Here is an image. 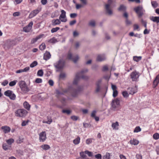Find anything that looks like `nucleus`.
<instances>
[{
  "label": "nucleus",
  "instance_id": "obj_25",
  "mask_svg": "<svg viewBox=\"0 0 159 159\" xmlns=\"http://www.w3.org/2000/svg\"><path fill=\"white\" fill-rule=\"evenodd\" d=\"M159 82V75H157L153 81V85L156 87L158 84Z\"/></svg>",
  "mask_w": 159,
  "mask_h": 159
},
{
  "label": "nucleus",
  "instance_id": "obj_12",
  "mask_svg": "<svg viewBox=\"0 0 159 159\" xmlns=\"http://www.w3.org/2000/svg\"><path fill=\"white\" fill-rule=\"evenodd\" d=\"M120 106V100L117 98H116L112 101L111 103V107L114 109Z\"/></svg>",
  "mask_w": 159,
  "mask_h": 159
},
{
  "label": "nucleus",
  "instance_id": "obj_30",
  "mask_svg": "<svg viewBox=\"0 0 159 159\" xmlns=\"http://www.w3.org/2000/svg\"><path fill=\"white\" fill-rule=\"evenodd\" d=\"M12 92V91L8 90L5 92L4 94L5 96L9 97Z\"/></svg>",
  "mask_w": 159,
  "mask_h": 159
},
{
  "label": "nucleus",
  "instance_id": "obj_39",
  "mask_svg": "<svg viewBox=\"0 0 159 159\" xmlns=\"http://www.w3.org/2000/svg\"><path fill=\"white\" fill-rule=\"evenodd\" d=\"M89 25L92 26L94 27L95 25V22L94 20H91L90 21L89 23Z\"/></svg>",
  "mask_w": 159,
  "mask_h": 159
},
{
  "label": "nucleus",
  "instance_id": "obj_11",
  "mask_svg": "<svg viewBox=\"0 0 159 159\" xmlns=\"http://www.w3.org/2000/svg\"><path fill=\"white\" fill-rule=\"evenodd\" d=\"M47 139L46 134L45 131H42L39 134V139L40 142H44Z\"/></svg>",
  "mask_w": 159,
  "mask_h": 159
},
{
  "label": "nucleus",
  "instance_id": "obj_45",
  "mask_svg": "<svg viewBox=\"0 0 159 159\" xmlns=\"http://www.w3.org/2000/svg\"><path fill=\"white\" fill-rule=\"evenodd\" d=\"M38 64V62L37 61H34L30 65V66L31 68H33L36 66Z\"/></svg>",
  "mask_w": 159,
  "mask_h": 159
},
{
  "label": "nucleus",
  "instance_id": "obj_31",
  "mask_svg": "<svg viewBox=\"0 0 159 159\" xmlns=\"http://www.w3.org/2000/svg\"><path fill=\"white\" fill-rule=\"evenodd\" d=\"M110 154L108 152H107L102 157V159H110Z\"/></svg>",
  "mask_w": 159,
  "mask_h": 159
},
{
  "label": "nucleus",
  "instance_id": "obj_47",
  "mask_svg": "<svg viewBox=\"0 0 159 159\" xmlns=\"http://www.w3.org/2000/svg\"><path fill=\"white\" fill-rule=\"evenodd\" d=\"M151 4L152 6L154 8L157 7L158 6V3L156 1H152Z\"/></svg>",
  "mask_w": 159,
  "mask_h": 159
},
{
  "label": "nucleus",
  "instance_id": "obj_60",
  "mask_svg": "<svg viewBox=\"0 0 159 159\" xmlns=\"http://www.w3.org/2000/svg\"><path fill=\"white\" fill-rule=\"evenodd\" d=\"M118 94V91L117 90H115L113 92V96L114 97H116Z\"/></svg>",
  "mask_w": 159,
  "mask_h": 159
},
{
  "label": "nucleus",
  "instance_id": "obj_29",
  "mask_svg": "<svg viewBox=\"0 0 159 159\" xmlns=\"http://www.w3.org/2000/svg\"><path fill=\"white\" fill-rule=\"evenodd\" d=\"M80 141V138L79 136H78L76 138L73 140V143L75 145H77L79 143Z\"/></svg>",
  "mask_w": 159,
  "mask_h": 159
},
{
  "label": "nucleus",
  "instance_id": "obj_44",
  "mask_svg": "<svg viewBox=\"0 0 159 159\" xmlns=\"http://www.w3.org/2000/svg\"><path fill=\"white\" fill-rule=\"evenodd\" d=\"M17 82V81L16 80H14L13 81H11L9 83V85L10 86H13L15 85Z\"/></svg>",
  "mask_w": 159,
  "mask_h": 159
},
{
  "label": "nucleus",
  "instance_id": "obj_41",
  "mask_svg": "<svg viewBox=\"0 0 159 159\" xmlns=\"http://www.w3.org/2000/svg\"><path fill=\"white\" fill-rule=\"evenodd\" d=\"M57 42V40L54 37L50 39L48 41V42L50 43H54Z\"/></svg>",
  "mask_w": 159,
  "mask_h": 159
},
{
  "label": "nucleus",
  "instance_id": "obj_1",
  "mask_svg": "<svg viewBox=\"0 0 159 159\" xmlns=\"http://www.w3.org/2000/svg\"><path fill=\"white\" fill-rule=\"evenodd\" d=\"M88 71V69L85 68L82 70L80 72L77 73L76 74L75 77L73 81V84L77 85L78 82L80 78L84 80H88L89 78L88 76L86 75H84L83 74L84 73L87 72Z\"/></svg>",
  "mask_w": 159,
  "mask_h": 159
},
{
  "label": "nucleus",
  "instance_id": "obj_5",
  "mask_svg": "<svg viewBox=\"0 0 159 159\" xmlns=\"http://www.w3.org/2000/svg\"><path fill=\"white\" fill-rule=\"evenodd\" d=\"M27 113V111L24 109H19L15 112V116L19 117H23L25 116Z\"/></svg>",
  "mask_w": 159,
  "mask_h": 159
},
{
  "label": "nucleus",
  "instance_id": "obj_37",
  "mask_svg": "<svg viewBox=\"0 0 159 159\" xmlns=\"http://www.w3.org/2000/svg\"><path fill=\"white\" fill-rule=\"evenodd\" d=\"M141 129L140 127L139 126H138L135 128L134 130V133H138L141 131Z\"/></svg>",
  "mask_w": 159,
  "mask_h": 159
},
{
  "label": "nucleus",
  "instance_id": "obj_7",
  "mask_svg": "<svg viewBox=\"0 0 159 159\" xmlns=\"http://www.w3.org/2000/svg\"><path fill=\"white\" fill-rule=\"evenodd\" d=\"M140 76L139 73L136 71L132 72L130 74V77L133 81H137Z\"/></svg>",
  "mask_w": 159,
  "mask_h": 159
},
{
  "label": "nucleus",
  "instance_id": "obj_17",
  "mask_svg": "<svg viewBox=\"0 0 159 159\" xmlns=\"http://www.w3.org/2000/svg\"><path fill=\"white\" fill-rule=\"evenodd\" d=\"M61 20L59 19H53L51 21V24L53 26L60 25L61 23Z\"/></svg>",
  "mask_w": 159,
  "mask_h": 159
},
{
  "label": "nucleus",
  "instance_id": "obj_62",
  "mask_svg": "<svg viewBox=\"0 0 159 159\" xmlns=\"http://www.w3.org/2000/svg\"><path fill=\"white\" fill-rule=\"evenodd\" d=\"M20 14L19 12H16L13 13V15L14 16H18L20 15Z\"/></svg>",
  "mask_w": 159,
  "mask_h": 159
},
{
  "label": "nucleus",
  "instance_id": "obj_20",
  "mask_svg": "<svg viewBox=\"0 0 159 159\" xmlns=\"http://www.w3.org/2000/svg\"><path fill=\"white\" fill-rule=\"evenodd\" d=\"M1 128L5 134L9 132L11 130L10 128L7 126H2L1 127Z\"/></svg>",
  "mask_w": 159,
  "mask_h": 159
},
{
  "label": "nucleus",
  "instance_id": "obj_40",
  "mask_svg": "<svg viewBox=\"0 0 159 159\" xmlns=\"http://www.w3.org/2000/svg\"><path fill=\"white\" fill-rule=\"evenodd\" d=\"M46 48L45 44L44 43H42L39 46V48L40 50H43L44 49Z\"/></svg>",
  "mask_w": 159,
  "mask_h": 159
},
{
  "label": "nucleus",
  "instance_id": "obj_16",
  "mask_svg": "<svg viewBox=\"0 0 159 159\" xmlns=\"http://www.w3.org/2000/svg\"><path fill=\"white\" fill-rule=\"evenodd\" d=\"M101 80H99L96 82V86L95 92L96 93H98L101 89L100 84L101 83Z\"/></svg>",
  "mask_w": 159,
  "mask_h": 159
},
{
  "label": "nucleus",
  "instance_id": "obj_6",
  "mask_svg": "<svg viewBox=\"0 0 159 159\" xmlns=\"http://www.w3.org/2000/svg\"><path fill=\"white\" fill-rule=\"evenodd\" d=\"M134 10L138 15L139 17H141L145 11L143 7L140 6H138L134 8Z\"/></svg>",
  "mask_w": 159,
  "mask_h": 159
},
{
  "label": "nucleus",
  "instance_id": "obj_2",
  "mask_svg": "<svg viewBox=\"0 0 159 159\" xmlns=\"http://www.w3.org/2000/svg\"><path fill=\"white\" fill-rule=\"evenodd\" d=\"M81 90V88L78 87L77 89H75L71 86L67 89L64 90L63 92L64 93H70L72 97H76Z\"/></svg>",
  "mask_w": 159,
  "mask_h": 159
},
{
  "label": "nucleus",
  "instance_id": "obj_8",
  "mask_svg": "<svg viewBox=\"0 0 159 159\" xmlns=\"http://www.w3.org/2000/svg\"><path fill=\"white\" fill-rule=\"evenodd\" d=\"M112 0H108V3L106 4L105 6L106 12L109 15H111L112 14V11L110 8V7L112 3Z\"/></svg>",
  "mask_w": 159,
  "mask_h": 159
},
{
  "label": "nucleus",
  "instance_id": "obj_19",
  "mask_svg": "<svg viewBox=\"0 0 159 159\" xmlns=\"http://www.w3.org/2000/svg\"><path fill=\"white\" fill-rule=\"evenodd\" d=\"M106 59L105 56L104 54L98 55L97 58V61H102L105 60Z\"/></svg>",
  "mask_w": 159,
  "mask_h": 159
},
{
  "label": "nucleus",
  "instance_id": "obj_56",
  "mask_svg": "<svg viewBox=\"0 0 159 159\" xmlns=\"http://www.w3.org/2000/svg\"><path fill=\"white\" fill-rule=\"evenodd\" d=\"M62 112L63 113H66L68 115L70 114L71 113V111L70 110H63Z\"/></svg>",
  "mask_w": 159,
  "mask_h": 159
},
{
  "label": "nucleus",
  "instance_id": "obj_64",
  "mask_svg": "<svg viewBox=\"0 0 159 159\" xmlns=\"http://www.w3.org/2000/svg\"><path fill=\"white\" fill-rule=\"evenodd\" d=\"M48 83L51 86H52L54 84V82L52 80H50L48 81Z\"/></svg>",
  "mask_w": 159,
  "mask_h": 159
},
{
  "label": "nucleus",
  "instance_id": "obj_46",
  "mask_svg": "<svg viewBox=\"0 0 159 159\" xmlns=\"http://www.w3.org/2000/svg\"><path fill=\"white\" fill-rule=\"evenodd\" d=\"M122 94L124 98H127L129 96V94L126 91L123 92H122Z\"/></svg>",
  "mask_w": 159,
  "mask_h": 159
},
{
  "label": "nucleus",
  "instance_id": "obj_26",
  "mask_svg": "<svg viewBox=\"0 0 159 159\" xmlns=\"http://www.w3.org/2000/svg\"><path fill=\"white\" fill-rule=\"evenodd\" d=\"M130 143L132 145H136L139 143V142L137 140L135 139H133V140H131L130 141Z\"/></svg>",
  "mask_w": 159,
  "mask_h": 159
},
{
  "label": "nucleus",
  "instance_id": "obj_54",
  "mask_svg": "<svg viewBox=\"0 0 159 159\" xmlns=\"http://www.w3.org/2000/svg\"><path fill=\"white\" fill-rule=\"evenodd\" d=\"M141 23L143 24L144 27L146 28H147V22L144 20L143 19L141 20Z\"/></svg>",
  "mask_w": 159,
  "mask_h": 159
},
{
  "label": "nucleus",
  "instance_id": "obj_43",
  "mask_svg": "<svg viewBox=\"0 0 159 159\" xmlns=\"http://www.w3.org/2000/svg\"><path fill=\"white\" fill-rule=\"evenodd\" d=\"M11 41H8L5 45V48L7 49L10 48L11 46Z\"/></svg>",
  "mask_w": 159,
  "mask_h": 159
},
{
  "label": "nucleus",
  "instance_id": "obj_27",
  "mask_svg": "<svg viewBox=\"0 0 159 159\" xmlns=\"http://www.w3.org/2000/svg\"><path fill=\"white\" fill-rule=\"evenodd\" d=\"M23 106L28 111L30 110V106L27 102L26 101L24 102L23 103Z\"/></svg>",
  "mask_w": 159,
  "mask_h": 159
},
{
  "label": "nucleus",
  "instance_id": "obj_9",
  "mask_svg": "<svg viewBox=\"0 0 159 159\" xmlns=\"http://www.w3.org/2000/svg\"><path fill=\"white\" fill-rule=\"evenodd\" d=\"M67 58L69 60L73 61L75 63L79 59V57L78 55H76L75 56H72L71 53L70 52H69L68 53Z\"/></svg>",
  "mask_w": 159,
  "mask_h": 159
},
{
  "label": "nucleus",
  "instance_id": "obj_49",
  "mask_svg": "<svg viewBox=\"0 0 159 159\" xmlns=\"http://www.w3.org/2000/svg\"><path fill=\"white\" fill-rule=\"evenodd\" d=\"M85 153L88 155L89 157H91L93 156V152H89L88 150L84 151Z\"/></svg>",
  "mask_w": 159,
  "mask_h": 159
},
{
  "label": "nucleus",
  "instance_id": "obj_38",
  "mask_svg": "<svg viewBox=\"0 0 159 159\" xmlns=\"http://www.w3.org/2000/svg\"><path fill=\"white\" fill-rule=\"evenodd\" d=\"M60 29V28L59 27H56L55 28H52L51 29V31L52 33H53L57 32Z\"/></svg>",
  "mask_w": 159,
  "mask_h": 159
},
{
  "label": "nucleus",
  "instance_id": "obj_53",
  "mask_svg": "<svg viewBox=\"0 0 159 159\" xmlns=\"http://www.w3.org/2000/svg\"><path fill=\"white\" fill-rule=\"evenodd\" d=\"M42 80L41 78H37L35 80V82L37 83H42Z\"/></svg>",
  "mask_w": 159,
  "mask_h": 159
},
{
  "label": "nucleus",
  "instance_id": "obj_59",
  "mask_svg": "<svg viewBox=\"0 0 159 159\" xmlns=\"http://www.w3.org/2000/svg\"><path fill=\"white\" fill-rule=\"evenodd\" d=\"M66 76V74L65 73H61L59 75L60 78H64Z\"/></svg>",
  "mask_w": 159,
  "mask_h": 159
},
{
  "label": "nucleus",
  "instance_id": "obj_22",
  "mask_svg": "<svg viewBox=\"0 0 159 159\" xmlns=\"http://www.w3.org/2000/svg\"><path fill=\"white\" fill-rule=\"evenodd\" d=\"M51 57V55L50 53L46 51L44 54L43 59L46 60H47L49 59Z\"/></svg>",
  "mask_w": 159,
  "mask_h": 159
},
{
  "label": "nucleus",
  "instance_id": "obj_32",
  "mask_svg": "<svg viewBox=\"0 0 159 159\" xmlns=\"http://www.w3.org/2000/svg\"><path fill=\"white\" fill-rule=\"evenodd\" d=\"M10 146H9L6 143H4L2 145L3 149L5 151H6L8 149H10Z\"/></svg>",
  "mask_w": 159,
  "mask_h": 159
},
{
  "label": "nucleus",
  "instance_id": "obj_36",
  "mask_svg": "<svg viewBox=\"0 0 159 159\" xmlns=\"http://www.w3.org/2000/svg\"><path fill=\"white\" fill-rule=\"evenodd\" d=\"M142 57L141 56H134L133 57V60L134 61L138 62L141 60Z\"/></svg>",
  "mask_w": 159,
  "mask_h": 159
},
{
  "label": "nucleus",
  "instance_id": "obj_4",
  "mask_svg": "<svg viewBox=\"0 0 159 159\" xmlns=\"http://www.w3.org/2000/svg\"><path fill=\"white\" fill-rule=\"evenodd\" d=\"M19 85L23 93H26L29 91V89L24 81H20L19 83Z\"/></svg>",
  "mask_w": 159,
  "mask_h": 159
},
{
  "label": "nucleus",
  "instance_id": "obj_48",
  "mask_svg": "<svg viewBox=\"0 0 159 159\" xmlns=\"http://www.w3.org/2000/svg\"><path fill=\"white\" fill-rule=\"evenodd\" d=\"M153 139L157 140L159 139V134L157 133H155L153 136Z\"/></svg>",
  "mask_w": 159,
  "mask_h": 159
},
{
  "label": "nucleus",
  "instance_id": "obj_33",
  "mask_svg": "<svg viewBox=\"0 0 159 159\" xmlns=\"http://www.w3.org/2000/svg\"><path fill=\"white\" fill-rule=\"evenodd\" d=\"M14 139H13L11 138L6 140V142L9 145H11L14 142Z\"/></svg>",
  "mask_w": 159,
  "mask_h": 159
},
{
  "label": "nucleus",
  "instance_id": "obj_15",
  "mask_svg": "<svg viewBox=\"0 0 159 159\" xmlns=\"http://www.w3.org/2000/svg\"><path fill=\"white\" fill-rule=\"evenodd\" d=\"M40 11V10L39 9H36L32 11L30 14L29 17L30 18H32L36 16Z\"/></svg>",
  "mask_w": 159,
  "mask_h": 159
},
{
  "label": "nucleus",
  "instance_id": "obj_57",
  "mask_svg": "<svg viewBox=\"0 0 159 159\" xmlns=\"http://www.w3.org/2000/svg\"><path fill=\"white\" fill-rule=\"evenodd\" d=\"M71 119L74 121H76L77 120L78 118L77 116H71Z\"/></svg>",
  "mask_w": 159,
  "mask_h": 159
},
{
  "label": "nucleus",
  "instance_id": "obj_14",
  "mask_svg": "<svg viewBox=\"0 0 159 159\" xmlns=\"http://www.w3.org/2000/svg\"><path fill=\"white\" fill-rule=\"evenodd\" d=\"M127 90L129 94L131 95H133L137 91V88L136 87L128 88Z\"/></svg>",
  "mask_w": 159,
  "mask_h": 159
},
{
  "label": "nucleus",
  "instance_id": "obj_50",
  "mask_svg": "<svg viewBox=\"0 0 159 159\" xmlns=\"http://www.w3.org/2000/svg\"><path fill=\"white\" fill-rule=\"evenodd\" d=\"M16 95L12 92L9 98L11 100H14L16 98Z\"/></svg>",
  "mask_w": 159,
  "mask_h": 159
},
{
  "label": "nucleus",
  "instance_id": "obj_24",
  "mask_svg": "<svg viewBox=\"0 0 159 159\" xmlns=\"http://www.w3.org/2000/svg\"><path fill=\"white\" fill-rule=\"evenodd\" d=\"M119 123L116 121L115 123H113L111 125V127L113 129L118 130V129Z\"/></svg>",
  "mask_w": 159,
  "mask_h": 159
},
{
  "label": "nucleus",
  "instance_id": "obj_28",
  "mask_svg": "<svg viewBox=\"0 0 159 159\" xmlns=\"http://www.w3.org/2000/svg\"><path fill=\"white\" fill-rule=\"evenodd\" d=\"M40 147L43 150H47L49 149L50 148V146L48 144H43L40 146Z\"/></svg>",
  "mask_w": 159,
  "mask_h": 159
},
{
  "label": "nucleus",
  "instance_id": "obj_42",
  "mask_svg": "<svg viewBox=\"0 0 159 159\" xmlns=\"http://www.w3.org/2000/svg\"><path fill=\"white\" fill-rule=\"evenodd\" d=\"M43 72L42 70H39L37 73V75L38 76H43Z\"/></svg>",
  "mask_w": 159,
  "mask_h": 159
},
{
  "label": "nucleus",
  "instance_id": "obj_55",
  "mask_svg": "<svg viewBox=\"0 0 159 159\" xmlns=\"http://www.w3.org/2000/svg\"><path fill=\"white\" fill-rule=\"evenodd\" d=\"M77 14L75 13H71L70 14V16L71 18H74L77 16Z\"/></svg>",
  "mask_w": 159,
  "mask_h": 159
},
{
  "label": "nucleus",
  "instance_id": "obj_35",
  "mask_svg": "<svg viewBox=\"0 0 159 159\" xmlns=\"http://www.w3.org/2000/svg\"><path fill=\"white\" fill-rule=\"evenodd\" d=\"M85 154H86L84 152H80V157L84 159H86L87 156Z\"/></svg>",
  "mask_w": 159,
  "mask_h": 159
},
{
  "label": "nucleus",
  "instance_id": "obj_3",
  "mask_svg": "<svg viewBox=\"0 0 159 159\" xmlns=\"http://www.w3.org/2000/svg\"><path fill=\"white\" fill-rule=\"evenodd\" d=\"M65 65V62L62 59H59L58 61L53 64V66L56 69V71H60L64 68Z\"/></svg>",
  "mask_w": 159,
  "mask_h": 159
},
{
  "label": "nucleus",
  "instance_id": "obj_21",
  "mask_svg": "<svg viewBox=\"0 0 159 159\" xmlns=\"http://www.w3.org/2000/svg\"><path fill=\"white\" fill-rule=\"evenodd\" d=\"M149 19L151 20L157 24L159 23V16H152L150 17Z\"/></svg>",
  "mask_w": 159,
  "mask_h": 159
},
{
  "label": "nucleus",
  "instance_id": "obj_58",
  "mask_svg": "<svg viewBox=\"0 0 159 159\" xmlns=\"http://www.w3.org/2000/svg\"><path fill=\"white\" fill-rule=\"evenodd\" d=\"M56 94L57 95V97H58V96L60 95H63L64 93L62 92H60L59 90H56Z\"/></svg>",
  "mask_w": 159,
  "mask_h": 159
},
{
  "label": "nucleus",
  "instance_id": "obj_51",
  "mask_svg": "<svg viewBox=\"0 0 159 159\" xmlns=\"http://www.w3.org/2000/svg\"><path fill=\"white\" fill-rule=\"evenodd\" d=\"M94 157L96 159H102V155L99 153L95 155Z\"/></svg>",
  "mask_w": 159,
  "mask_h": 159
},
{
  "label": "nucleus",
  "instance_id": "obj_34",
  "mask_svg": "<svg viewBox=\"0 0 159 159\" xmlns=\"http://www.w3.org/2000/svg\"><path fill=\"white\" fill-rule=\"evenodd\" d=\"M94 140L93 138L88 139L86 141V143L88 145H89L92 143L93 141Z\"/></svg>",
  "mask_w": 159,
  "mask_h": 159
},
{
  "label": "nucleus",
  "instance_id": "obj_10",
  "mask_svg": "<svg viewBox=\"0 0 159 159\" xmlns=\"http://www.w3.org/2000/svg\"><path fill=\"white\" fill-rule=\"evenodd\" d=\"M61 14L59 16V19L61 22H65L67 20L66 16V12L64 10H62L61 11Z\"/></svg>",
  "mask_w": 159,
  "mask_h": 159
},
{
  "label": "nucleus",
  "instance_id": "obj_61",
  "mask_svg": "<svg viewBox=\"0 0 159 159\" xmlns=\"http://www.w3.org/2000/svg\"><path fill=\"white\" fill-rule=\"evenodd\" d=\"M76 20H73L70 21L69 23V24L70 25H73L76 23Z\"/></svg>",
  "mask_w": 159,
  "mask_h": 159
},
{
  "label": "nucleus",
  "instance_id": "obj_52",
  "mask_svg": "<svg viewBox=\"0 0 159 159\" xmlns=\"http://www.w3.org/2000/svg\"><path fill=\"white\" fill-rule=\"evenodd\" d=\"M23 139L20 137H19L18 139L17 140V142L18 143H20L23 142Z\"/></svg>",
  "mask_w": 159,
  "mask_h": 159
},
{
  "label": "nucleus",
  "instance_id": "obj_13",
  "mask_svg": "<svg viewBox=\"0 0 159 159\" xmlns=\"http://www.w3.org/2000/svg\"><path fill=\"white\" fill-rule=\"evenodd\" d=\"M33 24V23L32 21L30 22L27 26L23 28V31L25 32H30L32 29Z\"/></svg>",
  "mask_w": 159,
  "mask_h": 159
},
{
  "label": "nucleus",
  "instance_id": "obj_23",
  "mask_svg": "<svg viewBox=\"0 0 159 159\" xmlns=\"http://www.w3.org/2000/svg\"><path fill=\"white\" fill-rule=\"evenodd\" d=\"M126 9V7L124 5L121 4L120 5L118 9V10L120 11L125 12Z\"/></svg>",
  "mask_w": 159,
  "mask_h": 159
},
{
  "label": "nucleus",
  "instance_id": "obj_18",
  "mask_svg": "<svg viewBox=\"0 0 159 159\" xmlns=\"http://www.w3.org/2000/svg\"><path fill=\"white\" fill-rule=\"evenodd\" d=\"M44 35L43 34H41L37 36L36 38H33L31 40V44H34L35 43L38 39L42 38Z\"/></svg>",
  "mask_w": 159,
  "mask_h": 159
},
{
  "label": "nucleus",
  "instance_id": "obj_63",
  "mask_svg": "<svg viewBox=\"0 0 159 159\" xmlns=\"http://www.w3.org/2000/svg\"><path fill=\"white\" fill-rule=\"evenodd\" d=\"M96 111L95 110L93 111L91 113V116L93 118L95 116H96L95 115H96Z\"/></svg>",
  "mask_w": 159,
  "mask_h": 159
}]
</instances>
